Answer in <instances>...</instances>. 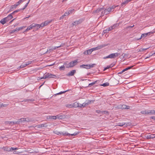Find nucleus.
I'll list each match as a JSON object with an SVG mask.
<instances>
[{
    "label": "nucleus",
    "instance_id": "obj_37",
    "mask_svg": "<svg viewBox=\"0 0 155 155\" xmlns=\"http://www.w3.org/2000/svg\"><path fill=\"white\" fill-rule=\"evenodd\" d=\"M31 27L29 26L27 27V28L25 30V32H26L27 31L31 30Z\"/></svg>",
    "mask_w": 155,
    "mask_h": 155
},
{
    "label": "nucleus",
    "instance_id": "obj_26",
    "mask_svg": "<svg viewBox=\"0 0 155 155\" xmlns=\"http://www.w3.org/2000/svg\"><path fill=\"white\" fill-rule=\"evenodd\" d=\"M64 45V44L63 43H62L61 44V45L59 46H55V48H54V49H56L57 48H60V47H62Z\"/></svg>",
    "mask_w": 155,
    "mask_h": 155
},
{
    "label": "nucleus",
    "instance_id": "obj_7",
    "mask_svg": "<svg viewBox=\"0 0 155 155\" xmlns=\"http://www.w3.org/2000/svg\"><path fill=\"white\" fill-rule=\"evenodd\" d=\"M78 62V60H76L74 61H71L69 63V66L68 67H72L75 65Z\"/></svg>",
    "mask_w": 155,
    "mask_h": 155
},
{
    "label": "nucleus",
    "instance_id": "obj_28",
    "mask_svg": "<svg viewBox=\"0 0 155 155\" xmlns=\"http://www.w3.org/2000/svg\"><path fill=\"white\" fill-rule=\"evenodd\" d=\"M7 106V104H3L2 103H0V107H6Z\"/></svg>",
    "mask_w": 155,
    "mask_h": 155
},
{
    "label": "nucleus",
    "instance_id": "obj_20",
    "mask_svg": "<svg viewBox=\"0 0 155 155\" xmlns=\"http://www.w3.org/2000/svg\"><path fill=\"white\" fill-rule=\"evenodd\" d=\"M25 0H20L19 1L17 2L15 4L16 5L18 6L22 2L25 1Z\"/></svg>",
    "mask_w": 155,
    "mask_h": 155
},
{
    "label": "nucleus",
    "instance_id": "obj_9",
    "mask_svg": "<svg viewBox=\"0 0 155 155\" xmlns=\"http://www.w3.org/2000/svg\"><path fill=\"white\" fill-rule=\"evenodd\" d=\"M59 134H60V135H65V136H68L71 135V136H75L77 134V133H74L73 134H70L68 133L67 132H63L61 133H59Z\"/></svg>",
    "mask_w": 155,
    "mask_h": 155
},
{
    "label": "nucleus",
    "instance_id": "obj_53",
    "mask_svg": "<svg viewBox=\"0 0 155 155\" xmlns=\"http://www.w3.org/2000/svg\"><path fill=\"white\" fill-rule=\"evenodd\" d=\"M95 84V83H92L89 84V86H90L91 85H93Z\"/></svg>",
    "mask_w": 155,
    "mask_h": 155
},
{
    "label": "nucleus",
    "instance_id": "obj_3",
    "mask_svg": "<svg viewBox=\"0 0 155 155\" xmlns=\"http://www.w3.org/2000/svg\"><path fill=\"white\" fill-rule=\"evenodd\" d=\"M120 54L118 53H112L109 55L107 56L106 57L104 58V59L106 58H114L116 57H117Z\"/></svg>",
    "mask_w": 155,
    "mask_h": 155
},
{
    "label": "nucleus",
    "instance_id": "obj_50",
    "mask_svg": "<svg viewBox=\"0 0 155 155\" xmlns=\"http://www.w3.org/2000/svg\"><path fill=\"white\" fill-rule=\"evenodd\" d=\"M25 26H22V27H19V28H18L19 29V30H21L22 29L24 28H25Z\"/></svg>",
    "mask_w": 155,
    "mask_h": 155
},
{
    "label": "nucleus",
    "instance_id": "obj_22",
    "mask_svg": "<svg viewBox=\"0 0 155 155\" xmlns=\"http://www.w3.org/2000/svg\"><path fill=\"white\" fill-rule=\"evenodd\" d=\"M81 23V22L80 21H74L72 23V25H75L76 26L77 25L79 24H80Z\"/></svg>",
    "mask_w": 155,
    "mask_h": 155
},
{
    "label": "nucleus",
    "instance_id": "obj_16",
    "mask_svg": "<svg viewBox=\"0 0 155 155\" xmlns=\"http://www.w3.org/2000/svg\"><path fill=\"white\" fill-rule=\"evenodd\" d=\"M76 73V70H73L70 72H69L67 75L69 76H72L74 75V74Z\"/></svg>",
    "mask_w": 155,
    "mask_h": 155
},
{
    "label": "nucleus",
    "instance_id": "obj_2",
    "mask_svg": "<svg viewBox=\"0 0 155 155\" xmlns=\"http://www.w3.org/2000/svg\"><path fill=\"white\" fill-rule=\"evenodd\" d=\"M56 76L55 75L49 73H47L44 74L43 77L40 78L39 79L41 80L42 79H45L47 78H56Z\"/></svg>",
    "mask_w": 155,
    "mask_h": 155
},
{
    "label": "nucleus",
    "instance_id": "obj_57",
    "mask_svg": "<svg viewBox=\"0 0 155 155\" xmlns=\"http://www.w3.org/2000/svg\"><path fill=\"white\" fill-rule=\"evenodd\" d=\"M110 67H111L110 66H109V67H106V68H105L104 70H106V69H108V68H110Z\"/></svg>",
    "mask_w": 155,
    "mask_h": 155
},
{
    "label": "nucleus",
    "instance_id": "obj_42",
    "mask_svg": "<svg viewBox=\"0 0 155 155\" xmlns=\"http://www.w3.org/2000/svg\"><path fill=\"white\" fill-rule=\"evenodd\" d=\"M35 23H33L30 25L31 29H32L34 28H35Z\"/></svg>",
    "mask_w": 155,
    "mask_h": 155
},
{
    "label": "nucleus",
    "instance_id": "obj_61",
    "mask_svg": "<svg viewBox=\"0 0 155 155\" xmlns=\"http://www.w3.org/2000/svg\"><path fill=\"white\" fill-rule=\"evenodd\" d=\"M44 124H41V126H40V127H44Z\"/></svg>",
    "mask_w": 155,
    "mask_h": 155
},
{
    "label": "nucleus",
    "instance_id": "obj_35",
    "mask_svg": "<svg viewBox=\"0 0 155 155\" xmlns=\"http://www.w3.org/2000/svg\"><path fill=\"white\" fill-rule=\"evenodd\" d=\"M64 64L66 66L67 68H71L70 67H68L69 66V63H68L67 62L64 63Z\"/></svg>",
    "mask_w": 155,
    "mask_h": 155
},
{
    "label": "nucleus",
    "instance_id": "obj_10",
    "mask_svg": "<svg viewBox=\"0 0 155 155\" xmlns=\"http://www.w3.org/2000/svg\"><path fill=\"white\" fill-rule=\"evenodd\" d=\"M31 61H28L27 63H23L20 67V68H22L26 67L28 65L31 64Z\"/></svg>",
    "mask_w": 155,
    "mask_h": 155
},
{
    "label": "nucleus",
    "instance_id": "obj_38",
    "mask_svg": "<svg viewBox=\"0 0 155 155\" xmlns=\"http://www.w3.org/2000/svg\"><path fill=\"white\" fill-rule=\"evenodd\" d=\"M10 149L11 150V151H13V150H17L18 149V148H15V147H10Z\"/></svg>",
    "mask_w": 155,
    "mask_h": 155
},
{
    "label": "nucleus",
    "instance_id": "obj_5",
    "mask_svg": "<svg viewBox=\"0 0 155 155\" xmlns=\"http://www.w3.org/2000/svg\"><path fill=\"white\" fill-rule=\"evenodd\" d=\"M154 33V32L150 31V32H148L146 33L142 34L141 35L140 38L138 39V40H140V39H141V38H142L146 37L148 36H149L153 34Z\"/></svg>",
    "mask_w": 155,
    "mask_h": 155
},
{
    "label": "nucleus",
    "instance_id": "obj_54",
    "mask_svg": "<svg viewBox=\"0 0 155 155\" xmlns=\"http://www.w3.org/2000/svg\"><path fill=\"white\" fill-rule=\"evenodd\" d=\"M15 31H19V29L18 28H16L15 29Z\"/></svg>",
    "mask_w": 155,
    "mask_h": 155
},
{
    "label": "nucleus",
    "instance_id": "obj_32",
    "mask_svg": "<svg viewBox=\"0 0 155 155\" xmlns=\"http://www.w3.org/2000/svg\"><path fill=\"white\" fill-rule=\"evenodd\" d=\"M130 2L129 0H127L124 1V2H123L122 4V6H123L125 4H127L129 2Z\"/></svg>",
    "mask_w": 155,
    "mask_h": 155
},
{
    "label": "nucleus",
    "instance_id": "obj_11",
    "mask_svg": "<svg viewBox=\"0 0 155 155\" xmlns=\"http://www.w3.org/2000/svg\"><path fill=\"white\" fill-rule=\"evenodd\" d=\"M91 103V101H88L85 102L83 103L82 104H81V107H85L86 106H87L90 104Z\"/></svg>",
    "mask_w": 155,
    "mask_h": 155
},
{
    "label": "nucleus",
    "instance_id": "obj_18",
    "mask_svg": "<svg viewBox=\"0 0 155 155\" xmlns=\"http://www.w3.org/2000/svg\"><path fill=\"white\" fill-rule=\"evenodd\" d=\"M47 118L48 119L56 120L57 119V115L56 116H49Z\"/></svg>",
    "mask_w": 155,
    "mask_h": 155
},
{
    "label": "nucleus",
    "instance_id": "obj_13",
    "mask_svg": "<svg viewBox=\"0 0 155 155\" xmlns=\"http://www.w3.org/2000/svg\"><path fill=\"white\" fill-rule=\"evenodd\" d=\"M92 52V51L91 49H90L84 51V54L86 55L89 54H91Z\"/></svg>",
    "mask_w": 155,
    "mask_h": 155
},
{
    "label": "nucleus",
    "instance_id": "obj_64",
    "mask_svg": "<svg viewBox=\"0 0 155 155\" xmlns=\"http://www.w3.org/2000/svg\"><path fill=\"white\" fill-rule=\"evenodd\" d=\"M15 19H13L11 21H10V22H12V21H13Z\"/></svg>",
    "mask_w": 155,
    "mask_h": 155
},
{
    "label": "nucleus",
    "instance_id": "obj_60",
    "mask_svg": "<svg viewBox=\"0 0 155 155\" xmlns=\"http://www.w3.org/2000/svg\"><path fill=\"white\" fill-rule=\"evenodd\" d=\"M125 71V70L124 69H123L121 71V73H122L124 72Z\"/></svg>",
    "mask_w": 155,
    "mask_h": 155
},
{
    "label": "nucleus",
    "instance_id": "obj_44",
    "mask_svg": "<svg viewBox=\"0 0 155 155\" xmlns=\"http://www.w3.org/2000/svg\"><path fill=\"white\" fill-rule=\"evenodd\" d=\"M133 66H131V67H129L127 68H125L124 69L125 70V71H127V70H128L129 69H131L133 67Z\"/></svg>",
    "mask_w": 155,
    "mask_h": 155
},
{
    "label": "nucleus",
    "instance_id": "obj_36",
    "mask_svg": "<svg viewBox=\"0 0 155 155\" xmlns=\"http://www.w3.org/2000/svg\"><path fill=\"white\" fill-rule=\"evenodd\" d=\"M109 85V83H105L101 85V86L105 87L106 86H108Z\"/></svg>",
    "mask_w": 155,
    "mask_h": 155
},
{
    "label": "nucleus",
    "instance_id": "obj_14",
    "mask_svg": "<svg viewBox=\"0 0 155 155\" xmlns=\"http://www.w3.org/2000/svg\"><path fill=\"white\" fill-rule=\"evenodd\" d=\"M104 47V46H103L100 45V46H99L97 47H96L94 48H93L91 49V50H92V51H93L97 50L98 49H101L103 47Z\"/></svg>",
    "mask_w": 155,
    "mask_h": 155
},
{
    "label": "nucleus",
    "instance_id": "obj_39",
    "mask_svg": "<svg viewBox=\"0 0 155 155\" xmlns=\"http://www.w3.org/2000/svg\"><path fill=\"white\" fill-rule=\"evenodd\" d=\"M35 28H36L37 29H38L40 28L39 24H37L35 23Z\"/></svg>",
    "mask_w": 155,
    "mask_h": 155
},
{
    "label": "nucleus",
    "instance_id": "obj_45",
    "mask_svg": "<svg viewBox=\"0 0 155 155\" xmlns=\"http://www.w3.org/2000/svg\"><path fill=\"white\" fill-rule=\"evenodd\" d=\"M133 66H131V67H129L127 68H125L124 69L125 70V71H127V70H128L129 69H131L133 67Z\"/></svg>",
    "mask_w": 155,
    "mask_h": 155
},
{
    "label": "nucleus",
    "instance_id": "obj_43",
    "mask_svg": "<svg viewBox=\"0 0 155 155\" xmlns=\"http://www.w3.org/2000/svg\"><path fill=\"white\" fill-rule=\"evenodd\" d=\"M22 10V9H18V10H15V11H14L12 13V14H13L14 13H16V12H19V11H20L21 10Z\"/></svg>",
    "mask_w": 155,
    "mask_h": 155
},
{
    "label": "nucleus",
    "instance_id": "obj_21",
    "mask_svg": "<svg viewBox=\"0 0 155 155\" xmlns=\"http://www.w3.org/2000/svg\"><path fill=\"white\" fill-rule=\"evenodd\" d=\"M115 7H116L115 6H113L111 7L108 8L107 9V11H108L109 12H110L112 11L113 10H114V9Z\"/></svg>",
    "mask_w": 155,
    "mask_h": 155
},
{
    "label": "nucleus",
    "instance_id": "obj_56",
    "mask_svg": "<svg viewBox=\"0 0 155 155\" xmlns=\"http://www.w3.org/2000/svg\"><path fill=\"white\" fill-rule=\"evenodd\" d=\"M150 135H148L147 136V138H148V139L151 138H150Z\"/></svg>",
    "mask_w": 155,
    "mask_h": 155
},
{
    "label": "nucleus",
    "instance_id": "obj_52",
    "mask_svg": "<svg viewBox=\"0 0 155 155\" xmlns=\"http://www.w3.org/2000/svg\"><path fill=\"white\" fill-rule=\"evenodd\" d=\"M15 32V29H14V30H12V31L10 32V34H12V33H14V32Z\"/></svg>",
    "mask_w": 155,
    "mask_h": 155
},
{
    "label": "nucleus",
    "instance_id": "obj_47",
    "mask_svg": "<svg viewBox=\"0 0 155 155\" xmlns=\"http://www.w3.org/2000/svg\"><path fill=\"white\" fill-rule=\"evenodd\" d=\"M125 124V123H120L118 124V126H122Z\"/></svg>",
    "mask_w": 155,
    "mask_h": 155
},
{
    "label": "nucleus",
    "instance_id": "obj_12",
    "mask_svg": "<svg viewBox=\"0 0 155 155\" xmlns=\"http://www.w3.org/2000/svg\"><path fill=\"white\" fill-rule=\"evenodd\" d=\"M72 105L73 106V107H81V104L79 103L76 102L74 103H72Z\"/></svg>",
    "mask_w": 155,
    "mask_h": 155
},
{
    "label": "nucleus",
    "instance_id": "obj_4",
    "mask_svg": "<svg viewBox=\"0 0 155 155\" xmlns=\"http://www.w3.org/2000/svg\"><path fill=\"white\" fill-rule=\"evenodd\" d=\"M117 108L119 109H129L130 108L129 106H127L125 105H118Z\"/></svg>",
    "mask_w": 155,
    "mask_h": 155
},
{
    "label": "nucleus",
    "instance_id": "obj_30",
    "mask_svg": "<svg viewBox=\"0 0 155 155\" xmlns=\"http://www.w3.org/2000/svg\"><path fill=\"white\" fill-rule=\"evenodd\" d=\"M103 10L102 8H99L96 10V11H94V12H96V13H98L100 12L102 10Z\"/></svg>",
    "mask_w": 155,
    "mask_h": 155
},
{
    "label": "nucleus",
    "instance_id": "obj_34",
    "mask_svg": "<svg viewBox=\"0 0 155 155\" xmlns=\"http://www.w3.org/2000/svg\"><path fill=\"white\" fill-rule=\"evenodd\" d=\"M149 114H155V111L152 110L149 111Z\"/></svg>",
    "mask_w": 155,
    "mask_h": 155
},
{
    "label": "nucleus",
    "instance_id": "obj_8",
    "mask_svg": "<svg viewBox=\"0 0 155 155\" xmlns=\"http://www.w3.org/2000/svg\"><path fill=\"white\" fill-rule=\"evenodd\" d=\"M115 25H114L113 26H111V27L107 28L106 29L104 30L103 32L104 33H108L110 31H111V30L114 29V28H115Z\"/></svg>",
    "mask_w": 155,
    "mask_h": 155
},
{
    "label": "nucleus",
    "instance_id": "obj_51",
    "mask_svg": "<svg viewBox=\"0 0 155 155\" xmlns=\"http://www.w3.org/2000/svg\"><path fill=\"white\" fill-rule=\"evenodd\" d=\"M66 91H64V92H62V91H61V92H60V93H58L57 94H62V93H64L65 92H66Z\"/></svg>",
    "mask_w": 155,
    "mask_h": 155
},
{
    "label": "nucleus",
    "instance_id": "obj_6",
    "mask_svg": "<svg viewBox=\"0 0 155 155\" xmlns=\"http://www.w3.org/2000/svg\"><path fill=\"white\" fill-rule=\"evenodd\" d=\"M95 65V64H92L91 65L87 64L86 65H80V67L81 68L83 67L84 68H85L86 69H89L90 68L93 67Z\"/></svg>",
    "mask_w": 155,
    "mask_h": 155
},
{
    "label": "nucleus",
    "instance_id": "obj_59",
    "mask_svg": "<svg viewBox=\"0 0 155 155\" xmlns=\"http://www.w3.org/2000/svg\"><path fill=\"white\" fill-rule=\"evenodd\" d=\"M151 118L155 120V117H151Z\"/></svg>",
    "mask_w": 155,
    "mask_h": 155
},
{
    "label": "nucleus",
    "instance_id": "obj_55",
    "mask_svg": "<svg viewBox=\"0 0 155 155\" xmlns=\"http://www.w3.org/2000/svg\"><path fill=\"white\" fill-rule=\"evenodd\" d=\"M64 15L61 16L60 18V19H63L64 18Z\"/></svg>",
    "mask_w": 155,
    "mask_h": 155
},
{
    "label": "nucleus",
    "instance_id": "obj_46",
    "mask_svg": "<svg viewBox=\"0 0 155 155\" xmlns=\"http://www.w3.org/2000/svg\"><path fill=\"white\" fill-rule=\"evenodd\" d=\"M150 138H155V134H151L150 135Z\"/></svg>",
    "mask_w": 155,
    "mask_h": 155
},
{
    "label": "nucleus",
    "instance_id": "obj_15",
    "mask_svg": "<svg viewBox=\"0 0 155 155\" xmlns=\"http://www.w3.org/2000/svg\"><path fill=\"white\" fill-rule=\"evenodd\" d=\"M29 120V118H21L19 120V122H24L25 121H28Z\"/></svg>",
    "mask_w": 155,
    "mask_h": 155
},
{
    "label": "nucleus",
    "instance_id": "obj_58",
    "mask_svg": "<svg viewBox=\"0 0 155 155\" xmlns=\"http://www.w3.org/2000/svg\"><path fill=\"white\" fill-rule=\"evenodd\" d=\"M13 153L14 154H18V153H19L18 152L14 151L13 152Z\"/></svg>",
    "mask_w": 155,
    "mask_h": 155
},
{
    "label": "nucleus",
    "instance_id": "obj_1",
    "mask_svg": "<svg viewBox=\"0 0 155 155\" xmlns=\"http://www.w3.org/2000/svg\"><path fill=\"white\" fill-rule=\"evenodd\" d=\"M13 18L12 14L9 15L7 17H5L1 19L0 22L3 25L6 22L8 21Z\"/></svg>",
    "mask_w": 155,
    "mask_h": 155
},
{
    "label": "nucleus",
    "instance_id": "obj_49",
    "mask_svg": "<svg viewBox=\"0 0 155 155\" xmlns=\"http://www.w3.org/2000/svg\"><path fill=\"white\" fill-rule=\"evenodd\" d=\"M28 2L26 4V5H25V6L24 8H22V10H24V9H25V8H26L27 6H28Z\"/></svg>",
    "mask_w": 155,
    "mask_h": 155
},
{
    "label": "nucleus",
    "instance_id": "obj_17",
    "mask_svg": "<svg viewBox=\"0 0 155 155\" xmlns=\"http://www.w3.org/2000/svg\"><path fill=\"white\" fill-rule=\"evenodd\" d=\"M54 48L55 47H53V46L49 47L47 50V51L50 52L52 51L55 50V49Z\"/></svg>",
    "mask_w": 155,
    "mask_h": 155
},
{
    "label": "nucleus",
    "instance_id": "obj_24",
    "mask_svg": "<svg viewBox=\"0 0 155 155\" xmlns=\"http://www.w3.org/2000/svg\"><path fill=\"white\" fill-rule=\"evenodd\" d=\"M51 21H46L43 22L45 25V26H46L48 25L49 23L51 22Z\"/></svg>",
    "mask_w": 155,
    "mask_h": 155
},
{
    "label": "nucleus",
    "instance_id": "obj_25",
    "mask_svg": "<svg viewBox=\"0 0 155 155\" xmlns=\"http://www.w3.org/2000/svg\"><path fill=\"white\" fill-rule=\"evenodd\" d=\"M141 113L144 114H149V112L146 110L142 111L141 112Z\"/></svg>",
    "mask_w": 155,
    "mask_h": 155
},
{
    "label": "nucleus",
    "instance_id": "obj_31",
    "mask_svg": "<svg viewBox=\"0 0 155 155\" xmlns=\"http://www.w3.org/2000/svg\"><path fill=\"white\" fill-rule=\"evenodd\" d=\"M71 11H70L68 12H65L64 14V16H65L68 15L70 14V13L71 12Z\"/></svg>",
    "mask_w": 155,
    "mask_h": 155
},
{
    "label": "nucleus",
    "instance_id": "obj_40",
    "mask_svg": "<svg viewBox=\"0 0 155 155\" xmlns=\"http://www.w3.org/2000/svg\"><path fill=\"white\" fill-rule=\"evenodd\" d=\"M109 13V12L107 11V9H105L104 11V12L103 14V15L104 14H105L106 15L108 14Z\"/></svg>",
    "mask_w": 155,
    "mask_h": 155
},
{
    "label": "nucleus",
    "instance_id": "obj_27",
    "mask_svg": "<svg viewBox=\"0 0 155 155\" xmlns=\"http://www.w3.org/2000/svg\"><path fill=\"white\" fill-rule=\"evenodd\" d=\"M148 48H141L139 50L138 52H142L145 51L148 49Z\"/></svg>",
    "mask_w": 155,
    "mask_h": 155
},
{
    "label": "nucleus",
    "instance_id": "obj_62",
    "mask_svg": "<svg viewBox=\"0 0 155 155\" xmlns=\"http://www.w3.org/2000/svg\"><path fill=\"white\" fill-rule=\"evenodd\" d=\"M96 112L97 113H99L100 112V111L98 110H97L96 111Z\"/></svg>",
    "mask_w": 155,
    "mask_h": 155
},
{
    "label": "nucleus",
    "instance_id": "obj_48",
    "mask_svg": "<svg viewBox=\"0 0 155 155\" xmlns=\"http://www.w3.org/2000/svg\"><path fill=\"white\" fill-rule=\"evenodd\" d=\"M40 26V28L41 27H43L44 26H45V25L43 23H41L40 25H39Z\"/></svg>",
    "mask_w": 155,
    "mask_h": 155
},
{
    "label": "nucleus",
    "instance_id": "obj_19",
    "mask_svg": "<svg viewBox=\"0 0 155 155\" xmlns=\"http://www.w3.org/2000/svg\"><path fill=\"white\" fill-rule=\"evenodd\" d=\"M3 149L5 151H11L10 147H3Z\"/></svg>",
    "mask_w": 155,
    "mask_h": 155
},
{
    "label": "nucleus",
    "instance_id": "obj_63",
    "mask_svg": "<svg viewBox=\"0 0 155 155\" xmlns=\"http://www.w3.org/2000/svg\"><path fill=\"white\" fill-rule=\"evenodd\" d=\"M134 26V25H133L132 26H130L128 27V28H132Z\"/></svg>",
    "mask_w": 155,
    "mask_h": 155
},
{
    "label": "nucleus",
    "instance_id": "obj_41",
    "mask_svg": "<svg viewBox=\"0 0 155 155\" xmlns=\"http://www.w3.org/2000/svg\"><path fill=\"white\" fill-rule=\"evenodd\" d=\"M65 69V66L64 65L61 66L59 68L60 70H64Z\"/></svg>",
    "mask_w": 155,
    "mask_h": 155
},
{
    "label": "nucleus",
    "instance_id": "obj_33",
    "mask_svg": "<svg viewBox=\"0 0 155 155\" xmlns=\"http://www.w3.org/2000/svg\"><path fill=\"white\" fill-rule=\"evenodd\" d=\"M57 119H62L63 118V116L61 115H57Z\"/></svg>",
    "mask_w": 155,
    "mask_h": 155
},
{
    "label": "nucleus",
    "instance_id": "obj_29",
    "mask_svg": "<svg viewBox=\"0 0 155 155\" xmlns=\"http://www.w3.org/2000/svg\"><path fill=\"white\" fill-rule=\"evenodd\" d=\"M66 107L68 108H72L73 107V106L72 104H67L66 105Z\"/></svg>",
    "mask_w": 155,
    "mask_h": 155
},
{
    "label": "nucleus",
    "instance_id": "obj_23",
    "mask_svg": "<svg viewBox=\"0 0 155 155\" xmlns=\"http://www.w3.org/2000/svg\"><path fill=\"white\" fill-rule=\"evenodd\" d=\"M17 6L15 4V5H12L10 8V10L12 11L13 9H15Z\"/></svg>",
    "mask_w": 155,
    "mask_h": 155
}]
</instances>
